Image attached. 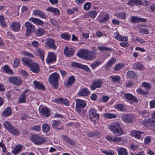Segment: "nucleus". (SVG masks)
<instances>
[{"label":"nucleus","mask_w":155,"mask_h":155,"mask_svg":"<svg viewBox=\"0 0 155 155\" xmlns=\"http://www.w3.org/2000/svg\"><path fill=\"white\" fill-rule=\"evenodd\" d=\"M141 124L147 127H155V120H152L150 118H148L142 121Z\"/></svg>","instance_id":"6"},{"label":"nucleus","mask_w":155,"mask_h":155,"mask_svg":"<svg viewBox=\"0 0 155 155\" xmlns=\"http://www.w3.org/2000/svg\"><path fill=\"white\" fill-rule=\"evenodd\" d=\"M22 148V145L21 144H18L16 145L12 151V152L15 155L18 154L21 152Z\"/></svg>","instance_id":"28"},{"label":"nucleus","mask_w":155,"mask_h":155,"mask_svg":"<svg viewBox=\"0 0 155 155\" xmlns=\"http://www.w3.org/2000/svg\"><path fill=\"white\" fill-rule=\"evenodd\" d=\"M9 81L16 85H19L22 84L21 79L18 77H10L8 78Z\"/></svg>","instance_id":"10"},{"label":"nucleus","mask_w":155,"mask_h":155,"mask_svg":"<svg viewBox=\"0 0 155 155\" xmlns=\"http://www.w3.org/2000/svg\"><path fill=\"white\" fill-rule=\"evenodd\" d=\"M61 124V122L59 120H53L52 121V127L57 130H62L64 129V127L60 126Z\"/></svg>","instance_id":"14"},{"label":"nucleus","mask_w":155,"mask_h":155,"mask_svg":"<svg viewBox=\"0 0 155 155\" xmlns=\"http://www.w3.org/2000/svg\"><path fill=\"white\" fill-rule=\"evenodd\" d=\"M109 18L110 15L109 14H106L104 17L100 19L99 21L101 23H104L109 20Z\"/></svg>","instance_id":"44"},{"label":"nucleus","mask_w":155,"mask_h":155,"mask_svg":"<svg viewBox=\"0 0 155 155\" xmlns=\"http://www.w3.org/2000/svg\"><path fill=\"white\" fill-rule=\"evenodd\" d=\"M102 152L106 155H114V153L113 150L110 151H103Z\"/></svg>","instance_id":"64"},{"label":"nucleus","mask_w":155,"mask_h":155,"mask_svg":"<svg viewBox=\"0 0 155 155\" xmlns=\"http://www.w3.org/2000/svg\"><path fill=\"white\" fill-rule=\"evenodd\" d=\"M127 77L131 78L136 79L137 76V74L132 71H129L127 72Z\"/></svg>","instance_id":"40"},{"label":"nucleus","mask_w":155,"mask_h":155,"mask_svg":"<svg viewBox=\"0 0 155 155\" xmlns=\"http://www.w3.org/2000/svg\"><path fill=\"white\" fill-rule=\"evenodd\" d=\"M97 14V12L95 11H91L88 13V15L92 18H95Z\"/></svg>","instance_id":"58"},{"label":"nucleus","mask_w":155,"mask_h":155,"mask_svg":"<svg viewBox=\"0 0 155 155\" xmlns=\"http://www.w3.org/2000/svg\"><path fill=\"white\" fill-rule=\"evenodd\" d=\"M35 34L38 36H42L44 34V29L41 28H39L36 30Z\"/></svg>","instance_id":"41"},{"label":"nucleus","mask_w":155,"mask_h":155,"mask_svg":"<svg viewBox=\"0 0 155 155\" xmlns=\"http://www.w3.org/2000/svg\"><path fill=\"white\" fill-rule=\"evenodd\" d=\"M98 49L100 51H112L111 48L107 47L106 46H98Z\"/></svg>","instance_id":"57"},{"label":"nucleus","mask_w":155,"mask_h":155,"mask_svg":"<svg viewBox=\"0 0 155 155\" xmlns=\"http://www.w3.org/2000/svg\"><path fill=\"white\" fill-rule=\"evenodd\" d=\"M3 125L6 129L9 132L10 131L13 126H12L10 123L8 121H6L4 122L3 124Z\"/></svg>","instance_id":"45"},{"label":"nucleus","mask_w":155,"mask_h":155,"mask_svg":"<svg viewBox=\"0 0 155 155\" xmlns=\"http://www.w3.org/2000/svg\"><path fill=\"white\" fill-rule=\"evenodd\" d=\"M110 78L111 79L112 81L114 82H119L120 77L117 75L110 76Z\"/></svg>","instance_id":"48"},{"label":"nucleus","mask_w":155,"mask_h":155,"mask_svg":"<svg viewBox=\"0 0 155 155\" xmlns=\"http://www.w3.org/2000/svg\"><path fill=\"white\" fill-rule=\"evenodd\" d=\"M29 90L28 89L25 90L23 93L20 95L18 99L19 103H24L26 101V94Z\"/></svg>","instance_id":"15"},{"label":"nucleus","mask_w":155,"mask_h":155,"mask_svg":"<svg viewBox=\"0 0 155 155\" xmlns=\"http://www.w3.org/2000/svg\"><path fill=\"white\" fill-rule=\"evenodd\" d=\"M137 4L141 5L143 4V2L140 0H130L127 3V4L130 6L136 5Z\"/></svg>","instance_id":"32"},{"label":"nucleus","mask_w":155,"mask_h":155,"mask_svg":"<svg viewBox=\"0 0 155 155\" xmlns=\"http://www.w3.org/2000/svg\"><path fill=\"white\" fill-rule=\"evenodd\" d=\"M46 10L52 12L55 15H58L59 14V10L56 8L53 7H49L47 8Z\"/></svg>","instance_id":"34"},{"label":"nucleus","mask_w":155,"mask_h":155,"mask_svg":"<svg viewBox=\"0 0 155 155\" xmlns=\"http://www.w3.org/2000/svg\"><path fill=\"white\" fill-rule=\"evenodd\" d=\"M139 32L140 33L144 34H149L148 29L146 28H140L139 30Z\"/></svg>","instance_id":"61"},{"label":"nucleus","mask_w":155,"mask_h":155,"mask_svg":"<svg viewBox=\"0 0 155 155\" xmlns=\"http://www.w3.org/2000/svg\"><path fill=\"white\" fill-rule=\"evenodd\" d=\"M124 66V64L123 63H119L117 64L114 67V70L115 71L120 70Z\"/></svg>","instance_id":"51"},{"label":"nucleus","mask_w":155,"mask_h":155,"mask_svg":"<svg viewBox=\"0 0 155 155\" xmlns=\"http://www.w3.org/2000/svg\"><path fill=\"white\" fill-rule=\"evenodd\" d=\"M87 51L84 50H80L77 53V55L80 58L85 59Z\"/></svg>","instance_id":"33"},{"label":"nucleus","mask_w":155,"mask_h":155,"mask_svg":"<svg viewBox=\"0 0 155 155\" xmlns=\"http://www.w3.org/2000/svg\"><path fill=\"white\" fill-rule=\"evenodd\" d=\"M3 70L5 71L7 73L9 74H12L13 71L12 70L9 68V67L7 65H5L3 68Z\"/></svg>","instance_id":"49"},{"label":"nucleus","mask_w":155,"mask_h":155,"mask_svg":"<svg viewBox=\"0 0 155 155\" xmlns=\"http://www.w3.org/2000/svg\"><path fill=\"white\" fill-rule=\"evenodd\" d=\"M40 113L42 115L45 117H48L51 114L50 110L47 107H42L40 111Z\"/></svg>","instance_id":"22"},{"label":"nucleus","mask_w":155,"mask_h":155,"mask_svg":"<svg viewBox=\"0 0 155 155\" xmlns=\"http://www.w3.org/2000/svg\"><path fill=\"white\" fill-rule=\"evenodd\" d=\"M114 35L115 38L119 41H126L128 40L127 37L122 36L117 32L114 33Z\"/></svg>","instance_id":"25"},{"label":"nucleus","mask_w":155,"mask_h":155,"mask_svg":"<svg viewBox=\"0 0 155 155\" xmlns=\"http://www.w3.org/2000/svg\"><path fill=\"white\" fill-rule=\"evenodd\" d=\"M134 117L129 114H125L121 117V120L124 122L127 123H131L133 121Z\"/></svg>","instance_id":"11"},{"label":"nucleus","mask_w":155,"mask_h":155,"mask_svg":"<svg viewBox=\"0 0 155 155\" xmlns=\"http://www.w3.org/2000/svg\"><path fill=\"white\" fill-rule=\"evenodd\" d=\"M106 139L109 141L111 142L117 143H118L122 140V138L120 137H112L111 136L108 135L106 137Z\"/></svg>","instance_id":"16"},{"label":"nucleus","mask_w":155,"mask_h":155,"mask_svg":"<svg viewBox=\"0 0 155 155\" xmlns=\"http://www.w3.org/2000/svg\"><path fill=\"white\" fill-rule=\"evenodd\" d=\"M71 66L74 68H79L83 69L87 71H89V69L88 67L86 65H84L81 64L74 62L72 63Z\"/></svg>","instance_id":"12"},{"label":"nucleus","mask_w":155,"mask_h":155,"mask_svg":"<svg viewBox=\"0 0 155 155\" xmlns=\"http://www.w3.org/2000/svg\"><path fill=\"white\" fill-rule=\"evenodd\" d=\"M124 106L123 104H116L114 108L117 110L121 111H123L124 110Z\"/></svg>","instance_id":"46"},{"label":"nucleus","mask_w":155,"mask_h":155,"mask_svg":"<svg viewBox=\"0 0 155 155\" xmlns=\"http://www.w3.org/2000/svg\"><path fill=\"white\" fill-rule=\"evenodd\" d=\"M10 130V131H9V132L15 136H17L20 134V132L19 130L16 129L13 127Z\"/></svg>","instance_id":"50"},{"label":"nucleus","mask_w":155,"mask_h":155,"mask_svg":"<svg viewBox=\"0 0 155 155\" xmlns=\"http://www.w3.org/2000/svg\"><path fill=\"white\" fill-rule=\"evenodd\" d=\"M130 21L133 23H137L139 22H144L147 21V19L144 18H141L137 16H133L130 19Z\"/></svg>","instance_id":"21"},{"label":"nucleus","mask_w":155,"mask_h":155,"mask_svg":"<svg viewBox=\"0 0 155 155\" xmlns=\"http://www.w3.org/2000/svg\"><path fill=\"white\" fill-rule=\"evenodd\" d=\"M115 15L118 18L124 19L126 16V14L123 12H117L115 13Z\"/></svg>","instance_id":"47"},{"label":"nucleus","mask_w":155,"mask_h":155,"mask_svg":"<svg viewBox=\"0 0 155 155\" xmlns=\"http://www.w3.org/2000/svg\"><path fill=\"white\" fill-rule=\"evenodd\" d=\"M61 37L65 40H69L71 37L68 34H62L61 35Z\"/></svg>","instance_id":"59"},{"label":"nucleus","mask_w":155,"mask_h":155,"mask_svg":"<svg viewBox=\"0 0 155 155\" xmlns=\"http://www.w3.org/2000/svg\"><path fill=\"white\" fill-rule=\"evenodd\" d=\"M142 87L146 90H148L150 88L151 85L149 83H147L146 82H143L142 84Z\"/></svg>","instance_id":"55"},{"label":"nucleus","mask_w":155,"mask_h":155,"mask_svg":"<svg viewBox=\"0 0 155 155\" xmlns=\"http://www.w3.org/2000/svg\"><path fill=\"white\" fill-rule=\"evenodd\" d=\"M36 55L40 58L42 61H44L45 55L44 50L42 49L38 48L36 50Z\"/></svg>","instance_id":"23"},{"label":"nucleus","mask_w":155,"mask_h":155,"mask_svg":"<svg viewBox=\"0 0 155 155\" xmlns=\"http://www.w3.org/2000/svg\"><path fill=\"white\" fill-rule=\"evenodd\" d=\"M4 17L1 15H0V23L1 25L2 26L5 27L6 26V24L4 21Z\"/></svg>","instance_id":"60"},{"label":"nucleus","mask_w":155,"mask_h":155,"mask_svg":"<svg viewBox=\"0 0 155 155\" xmlns=\"http://www.w3.org/2000/svg\"><path fill=\"white\" fill-rule=\"evenodd\" d=\"M33 14L35 15L40 17L42 18L45 19L46 18V16L45 14V13H43L40 10H34Z\"/></svg>","instance_id":"29"},{"label":"nucleus","mask_w":155,"mask_h":155,"mask_svg":"<svg viewBox=\"0 0 155 155\" xmlns=\"http://www.w3.org/2000/svg\"><path fill=\"white\" fill-rule=\"evenodd\" d=\"M62 138L65 141L69 143L70 144L73 145L75 144L74 142L70 139L67 136L63 135L62 136Z\"/></svg>","instance_id":"42"},{"label":"nucleus","mask_w":155,"mask_h":155,"mask_svg":"<svg viewBox=\"0 0 155 155\" xmlns=\"http://www.w3.org/2000/svg\"><path fill=\"white\" fill-rule=\"evenodd\" d=\"M30 70L35 73H37L40 71L39 65L33 62L29 67Z\"/></svg>","instance_id":"19"},{"label":"nucleus","mask_w":155,"mask_h":155,"mask_svg":"<svg viewBox=\"0 0 155 155\" xmlns=\"http://www.w3.org/2000/svg\"><path fill=\"white\" fill-rule=\"evenodd\" d=\"M76 101V110L78 113H81L82 109L86 106V102L80 99H77Z\"/></svg>","instance_id":"3"},{"label":"nucleus","mask_w":155,"mask_h":155,"mask_svg":"<svg viewBox=\"0 0 155 155\" xmlns=\"http://www.w3.org/2000/svg\"><path fill=\"white\" fill-rule=\"evenodd\" d=\"M124 97L126 99L131 100L135 102H138V100L133 95L130 93H125Z\"/></svg>","instance_id":"24"},{"label":"nucleus","mask_w":155,"mask_h":155,"mask_svg":"<svg viewBox=\"0 0 155 155\" xmlns=\"http://www.w3.org/2000/svg\"><path fill=\"white\" fill-rule=\"evenodd\" d=\"M21 53L23 55L31 57V58L34 57V55L26 51H22L21 52Z\"/></svg>","instance_id":"63"},{"label":"nucleus","mask_w":155,"mask_h":155,"mask_svg":"<svg viewBox=\"0 0 155 155\" xmlns=\"http://www.w3.org/2000/svg\"><path fill=\"white\" fill-rule=\"evenodd\" d=\"M142 133L144 134V133L136 130H133L131 132V135L137 139L140 138Z\"/></svg>","instance_id":"39"},{"label":"nucleus","mask_w":155,"mask_h":155,"mask_svg":"<svg viewBox=\"0 0 155 155\" xmlns=\"http://www.w3.org/2000/svg\"><path fill=\"white\" fill-rule=\"evenodd\" d=\"M25 26L26 27V31L25 35L28 36L31 34L35 30V26L29 21L26 22L25 24Z\"/></svg>","instance_id":"5"},{"label":"nucleus","mask_w":155,"mask_h":155,"mask_svg":"<svg viewBox=\"0 0 155 155\" xmlns=\"http://www.w3.org/2000/svg\"><path fill=\"white\" fill-rule=\"evenodd\" d=\"M117 151L118 155H128L127 150L123 147H118L117 148Z\"/></svg>","instance_id":"27"},{"label":"nucleus","mask_w":155,"mask_h":155,"mask_svg":"<svg viewBox=\"0 0 155 155\" xmlns=\"http://www.w3.org/2000/svg\"><path fill=\"white\" fill-rule=\"evenodd\" d=\"M140 114L144 118L148 117L150 116V114L147 111L144 110L140 112Z\"/></svg>","instance_id":"54"},{"label":"nucleus","mask_w":155,"mask_h":155,"mask_svg":"<svg viewBox=\"0 0 155 155\" xmlns=\"http://www.w3.org/2000/svg\"><path fill=\"white\" fill-rule=\"evenodd\" d=\"M29 20L36 25L42 26L44 24V22L43 21L36 18L31 17Z\"/></svg>","instance_id":"26"},{"label":"nucleus","mask_w":155,"mask_h":155,"mask_svg":"<svg viewBox=\"0 0 155 155\" xmlns=\"http://www.w3.org/2000/svg\"><path fill=\"white\" fill-rule=\"evenodd\" d=\"M59 76L57 73H54L51 74L49 76V82L55 89H57L58 87V79Z\"/></svg>","instance_id":"2"},{"label":"nucleus","mask_w":155,"mask_h":155,"mask_svg":"<svg viewBox=\"0 0 155 155\" xmlns=\"http://www.w3.org/2000/svg\"><path fill=\"white\" fill-rule=\"evenodd\" d=\"M116 61V59L114 58L110 60L105 66V69L108 70Z\"/></svg>","instance_id":"35"},{"label":"nucleus","mask_w":155,"mask_h":155,"mask_svg":"<svg viewBox=\"0 0 155 155\" xmlns=\"http://www.w3.org/2000/svg\"><path fill=\"white\" fill-rule=\"evenodd\" d=\"M133 68L135 69H141L143 66L140 63L136 62L134 63L132 66Z\"/></svg>","instance_id":"43"},{"label":"nucleus","mask_w":155,"mask_h":155,"mask_svg":"<svg viewBox=\"0 0 155 155\" xmlns=\"http://www.w3.org/2000/svg\"><path fill=\"white\" fill-rule=\"evenodd\" d=\"M91 3L90 2L86 3L84 5V9L86 11L89 10L91 8Z\"/></svg>","instance_id":"62"},{"label":"nucleus","mask_w":155,"mask_h":155,"mask_svg":"<svg viewBox=\"0 0 155 155\" xmlns=\"http://www.w3.org/2000/svg\"><path fill=\"white\" fill-rule=\"evenodd\" d=\"M103 83L102 81L100 79H97L94 81L90 87L92 90H95L96 88H101Z\"/></svg>","instance_id":"7"},{"label":"nucleus","mask_w":155,"mask_h":155,"mask_svg":"<svg viewBox=\"0 0 155 155\" xmlns=\"http://www.w3.org/2000/svg\"><path fill=\"white\" fill-rule=\"evenodd\" d=\"M101 63L102 62L100 61H97L96 62H94L91 64V66L92 69H94L97 67L99 66Z\"/></svg>","instance_id":"53"},{"label":"nucleus","mask_w":155,"mask_h":155,"mask_svg":"<svg viewBox=\"0 0 155 155\" xmlns=\"http://www.w3.org/2000/svg\"><path fill=\"white\" fill-rule=\"evenodd\" d=\"M11 108L10 107H8L3 111L2 115L4 117H6L11 115Z\"/></svg>","instance_id":"37"},{"label":"nucleus","mask_w":155,"mask_h":155,"mask_svg":"<svg viewBox=\"0 0 155 155\" xmlns=\"http://www.w3.org/2000/svg\"><path fill=\"white\" fill-rule=\"evenodd\" d=\"M104 117L106 118L112 119L116 117V115L112 113H106L104 114Z\"/></svg>","instance_id":"52"},{"label":"nucleus","mask_w":155,"mask_h":155,"mask_svg":"<svg viewBox=\"0 0 155 155\" xmlns=\"http://www.w3.org/2000/svg\"><path fill=\"white\" fill-rule=\"evenodd\" d=\"M89 94V91L87 88H85L79 91L78 94L80 96H87Z\"/></svg>","instance_id":"38"},{"label":"nucleus","mask_w":155,"mask_h":155,"mask_svg":"<svg viewBox=\"0 0 155 155\" xmlns=\"http://www.w3.org/2000/svg\"><path fill=\"white\" fill-rule=\"evenodd\" d=\"M46 44L48 48L54 50L56 49L57 47L55 45V41L53 39L49 38L47 39Z\"/></svg>","instance_id":"17"},{"label":"nucleus","mask_w":155,"mask_h":155,"mask_svg":"<svg viewBox=\"0 0 155 155\" xmlns=\"http://www.w3.org/2000/svg\"><path fill=\"white\" fill-rule=\"evenodd\" d=\"M109 128L111 131L117 136H120L124 134L123 129L120 127L118 123H116L113 125H110Z\"/></svg>","instance_id":"1"},{"label":"nucleus","mask_w":155,"mask_h":155,"mask_svg":"<svg viewBox=\"0 0 155 155\" xmlns=\"http://www.w3.org/2000/svg\"><path fill=\"white\" fill-rule=\"evenodd\" d=\"M74 52V49L71 48L66 47L64 50V53L67 56L70 57L72 56Z\"/></svg>","instance_id":"20"},{"label":"nucleus","mask_w":155,"mask_h":155,"mask_svg":"<svg viewBox=\"0 0 155 155\" xmlns=\"http://www.w3.org/2000/svg\"><path fill=\"white\" fill-rule=\"evenodd\" d=\"M31 139L33 142L37 145L41 144L46 141L44 138L37 134L32 135L31 137Z\"/></svg>","instance_id":"4"},{"label":"nucleus","mask_w":155,"mask_h":155,"mask_svg":"<svg viewBox=\"0 0 155 155\" xmlns=\"http://www.w3.org/2000/svg\"><path fill=\"white\" fill-rule=\"evenodd\" d=\"M42 128L43 131L45 133L48 132L50 130L49 126L47 124L43 125Z\"/></svg>","instance_id":"56"},{"label":"nucleus","mask_w":155,"mask_h":155,"mask_svg":"<svg viewBox=\"0 0 155 155\" xmlns=\"http://www.w3.org/2000/svg\"><path fill=\"white\" fill-rule=\"evenodd\" d=\"M90 118L91 120L94 122L97 121L99 119L98 114L96 113L94 109H91L89 112Z\"/></svg>","instance_id":"9"},{"label":"nucleus","mask_w":155,"mask_h":155,"mask_svg":"<svg viewBox=\"0 0 155 155\" xmlns=\"http://www.w3.org/2000/svg\"><path fill=\"white\" fill-rule=\"evenodd\" d=\"M56 55L53 52H49L46 58V62L48 64H51L56 61Z\"/></svg>","instance_id":"8"},{"label":"nucleus","mask_w":155,"mask_h":155,"mask_svg":"<svg viewBox=\"0 0 155 155\" xmlns=\"http://www.w3.org/2000/svg\"><path fill=\"white\" fill-rule=\"evenodd\" d=\"M75 78L74 77L73 75L71 76L68 78L67 82L65 84V86L68 87L71 86L75 82Z\"/></svg>","instance_id":"30"},{"label":"nucleus","mask_w":155,"mask_h":155,"mask_svg":"<svg viewBox=\"0 0 155 155\" xmlns=\"http://www.w3.org/2000/svg\"><path fill=\"white\" fill-rule=\"evenodd\" d=\"M33 83L35 87L37 89L42 90L45 89V86L43 85V84L41 83L40 82L36 81H35Z\"/></svg>","instance_id":"31"},{"label":"nucleus","mask_w":155,"mask_h":155,"mask_svg":"<svg viewBox=\"0 0 155 155\" xmlns=\"http://www.w3.org/2000/svg\"><path fill=\"white\" fill-rule=\"evenodd\" d=\"M21 25L18 22H13L11 23L10 27L12 30L15 32L19 31L20 29Z\"/></svg>","instance_id":"18"},{"label":"nucleus","mask_w":155,"mask_h":155,"mask_svg":"<svg viewBox=\"0 0 155 155\" xmlns=\"http://www.w3.org/2000/svg\"><path fill=\"white\" fill-rule=\"evenodd\" d=\"M96 51H87L86 54L85 60H92L95 58L97 55Z\"/></svg>","instance_id":"13"},{"label":"nucleus","mask_w":155,"mask_h":155,"mask_svg":"<svg viewBox=\"0 0 155 155\" xmlns=\"http://www.w3.org/2000/svg\"><path fill=\"white\" fill-rule=\"evenodd\" d=\"M22 61L24 65H26L29 67L33 62L30 59L27 58H23L22 59Z\"/></svg>","instance_id":"36"}]
</instances>
